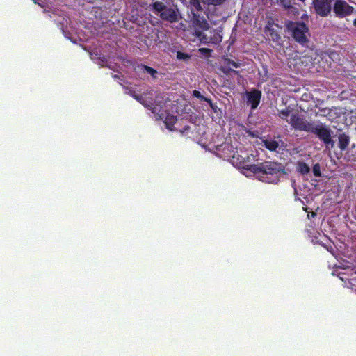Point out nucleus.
<instances>
[{"mask_svg": "<svg viewBox=\"0 0 356 356\" xmlns=\"http://www.w3.org/2000/svg\"><path fill=\"white\" fill-rule=\"evenodd\" d=\"M193 95H194L195 97H197V98H200V99H204V100H205V101L209 102V100H208L207 99H206V98H204V97L201 95L200 92L199 91H197V90H194V91H193Z\"/></svg>", "mask_w": 356, "mask_h": 356, "instance_id": "412c9836", "label": "nucleus"}, {"mask_svg": "<svg viewBox=\"0 0 356 356\" xmlns=\"http://www.w3.org/2000/svg\"><path fill=\"white\" fill-rule=\"evenodd\" d=\"M152 6H153L154 10L156 12L162 13L165 10L164 9L165 6L161 2H159V1L154 2Z\"/></svg>", "mask_w": 356, "mask_h": 356, "instance_id": "4468645a", "label": "nucleus"}, {"mask_svg": "<svg viewBox=\"0 0 356 356\" xmlns=\"http://www.w3.org/2000/svg\"><path fill=\"white\" fill-rule=\"evenodd\" d=\"M226 62L227 63V65H228V67L229 69H232V67L238 68L240 66V65L238 63H236L234 61H231L229 60H226Z\"/></svg>", "mask_w": 356, "mask_h": 356, "instance_id": "a211bd4d", "label": "nucleus"}, {"mask_svg": "<svg viewBox=\"0 0 356 356\" xmlns=\"http://www.w3.org/2000/svg\"><path fill=\"white\" fill-rule=\"evenodd\" d=\"M221 38H222V37L219 34H218V35L216 37H215V38H214V42H219L221 41Z\"/></svg>", "mask_w": 356, "mask_h": 356, "instance_id": "5701e85b", "label": "nucleus"}, {"mask_svg": "<svg viewBox=\"0 0 356 356\" xmlns=\"http://www.w3.org/2000/svg\"><path fill=\"white\" fill-rule=\"evenodd\" d=\"M354 24L356 26V19L354 20Z\"/></svg>", "mask_w": 356, "mask_h": 356, "instance_id": "c85d7f7f", "label": "nucleus"}, {"mask_svg": "<svg viewBox=\"0 0 356 356\" xmlns=\"http://www.w3.org/2000/svg\"><path fill=\"white\" fill-rule=\"evenodd\" d=\"M289 113H290V111L289 109L282 110L280 113V116L282 118H286V117H288L289 115Z\"/></svg>", "mask_w": 356, "mask_h": 356, "instance_id": "6ab92c4d", "label": "nucleus"}, {"mask_svg": "<svg viewBox=\"0 0 356 356\" xmlns=\"http://www.w3.org/2000/svg\"><path fill=\"white\" fill-rule=\"evenodd\" d=\"M289 123L297 130L309 133L312 131L314 125V123L308 122L305 118L298 115H293L291 117Z\"/></svg>", "mask_w": 356, "mask_h": 356, "instance_id": "39448f33", "label": "nucleus"}, {"mask_svg": "<svg viewBox=\"0 0 356 356\" xmlns=\"http://www.w3.org/2000/svg\"><path fill=\"white\" fill-rule=\"evenodd\" d=\"M143 69L146 72L149 73L154 77V75L157 73V72L155 70H154L149 67H147V66H144Z\"/></svg>", "mask_w": 356, "mask_h": 356, "instance_id": "f3484780", "label": "nucleus"}, {"mask_svg": "<svg viewBox=\"0 0 356 356\" xmlns=\"http://www.w3.org/2000/svg\"><path fill=\"white\" fill-rule=\"evenodd\" d=\"M311 133L315 134L326 145H330L331 147H333L334 141L332 139L331 130L326 125L321 123L314 124Z\"/></svg>", "mask_w": 356, "mask_h": 356, "instance_id": "7ed1b4c3", "label": "nucleus"}, {"mask_svg": "<svg viewBox=\"0 0 356 356\" xmlns=\"http://www.w3.org/2000/svg\"><path fill=\"white\" fill-rule=\"evenodd\" d=\"M177 120L175 118H174L173 116H168L166 117L165 120V124H166V127L167 128L170 130V131H172L173 130V126L175 124V123L176 122Z\"/></svg>", "mask_w": 356, "mask_h": 356, "instance_id": "f8f14e48", "label": "nucleus"}, {"mask_svg": "<svg viewBox=\"0 0 356 356\" xmlns=\"http://www.w3.org/2000/svg\"><path fill=\"white\" fill-rule=\"evenodd\" d=\"M313 173L316 177H320L321 176V168L319 164H315L313 167Z\"/></svg>", "mask_w": 356, "mask_h": 356, "instance_id": "2eb2a0df", "label": "nucleus"}, {"mask_svg": "<svg viewBox=\"0 0 356 356\" xmlns=\"http://www.w3.org/2000/svg\"><path fill=\"white\" fill-rule=\"evenodd\" d=\"M334 0H314L313 5L316 13L322 17L327 16L332 10Z\"/></svg>", "mask_w": 356, "mask_h": 356, "instance_id": "423d86ee", "label": "nucleus"}, {"mask_svg": "<svg viewBox=\"0 0 356 356\" xmlns=\"http://www.w3.org/2000/svg\"><path fill=\"white\" fill-rule=\"evenodd\" d=\"M160 17L164 19L169 21L170 22H174L177 21V12L173 9H165L160 14Z\"/></svg>", "mask_w": 356, "mask_h": 356, "instance_id": "1a4fd4ad", "label": "nucleus"}, {"mask_svg": "<svg viewBox=\"0 0 356 356\" xmlns=\"http://www.w3.org/2000/svg\"><path fill=\"white\" fill-rule=\"evenodd\" d=\"M268 31L270 32V35L272 37V40H277L280 38L277 33L274 34L273 31H271L270 30H269Z\"/></svg>", "mask_w": 356, "mask_h": 356, "instance_id": "4be33fe9", "label": "nucleus"}, {"mask_svg": "<svg viewBox=\"0 0 356 356\" xmlns=\"http://www.w3.org/2000/svg\"><path fill=\"white\" fill-rule=\"evenodd\" d=\"M264 143L265 147L270 151H275L279 146V144L277 141L270 140H264Z\"/></svg>", "mask_w": 356, "mask_h": 356, "instance_id": "9b49d317", "label": "nucleus"}, {"mask_svg": "<svg viewBox=\"0 0 356 356\" xmlns=\"http://www.w3.org/2000/svg\"><path fill=\"white\" fill-rule=\"evenodd\" d=\"M349 137L344 134L339 136V147L341 150H344L347 148L349 144Z\"/></svg>", "mask_w": 356, "mask_h": 356, "instance_id": "9d476101", "label": "nucleus"}, {"mask_svg": "<svg viewBox=\"0 0 356 356\" xmlns=\"http://www.w3.org/2000/svg\"><path fill=\"white\" fill-rule=\"evenodd\" d=\"M288 3H289V1H288V0H287V3H286V1H284V5H285V6H288Z\"/></svg>", "mask_w": 356, "mask_h": 356, "instance_id": "bb28decb", "label": "nucleus"}, {"mask_svg": "<svg viewBox=\"0 0 356 356\" xmlns=\"http://www.w3.org/2000/svg\"><path fill=\"white\" fill-rule=\"evenodd\" d=\"M225 0H202L204 3L211 5H219L221 4Z\"/></svg>", "mask_w": 356, "mask_h": 356, "instance_id": "dca6fc26", "label": "nucleus"}, {"mask_svg": "<svg viewBox=\"0 0 356 356\" xmlns=\"http://www.w3.org/2000/svg\"><path fill=\"white\" fill-rule=\"evenodd\" d=\"M191 27L195 31V36L200 38L202 36V31L209 29V26L204 19L195 17L193 20Z\"/></svg>", "mask_w": 356, "mask_h": 356, "instance_id": "0eeeda50", "label": "nucleus"}, {"mask_svg": "<svg viewBox=\"0 0 356 356\" xmlns=\"http://www.w3.org/2000/svg\"><path fill=\"white\" fill-rule=\"evenodd\" d=\"M209 50L208 49H205V48H201L200 49V51L201 52H207L209 51Z\"/></svg>", "mask_w": 356, "mask_h": 356, "instance_id": "b1692460", "label": "nucleus"}, {"mask_svg": "<svg viewBox=\"0 0 356 356\" xmlns=\"http://www.w3.org/2000/svg\"><path fill=\"white\" fill-rule=\"evenodd\" d=\"M354 8L345 0H334L333 3V12L336 17L343 18L353 13Z\"/></svg>", "mask_w": 356, "mask_h": 356, "instance_id": "20e7f679", "label": "nucleus"}, {"mask_svg": "<svg viewBox=\"0 0 356 356\" xmlns=\"http://www.w3.org/2000/svg\"><path fill=\"white\" fill-rule=\"evenodd\" d=\"M177 57L178 59L182 60L188 58V56L181 52H177Z\"/></svg>", "mask_w": 356, "mask_h": 356, "instance_id": "aec40b11", "label": "nucleus"}, {"mask_svg": "<svg viewBox=\"0 0 356 356\" xmlns=\"http://www.w3.org/2000/svg\"><path fill=\"white\" fill-rule=\"evenodd\" d=\"M288 3H289V1H288V0H287V3H286V1H284V5H285V6H288Z\"/></svg>", "mask_w": 356, "mask_h": 356, "instance_id": "cd10ccee", "label": "nucleus"}, {"mask_svg": "<svg viewBox=\"0 0 356 356\" xmlns=\"http://www.w3.org/2000/svg\"><path fill=\"white\" fill-rule=\"evenodd\" d=\"M136 99H137L139 102H140L142 103V104H144V105H145V106H146V104H145L144 102H141V99H140V98H136Z\"/></svg>", "mask_w": 356, "mask_h": 356, "instance_id": "393cba45", "label": "nucleus"}, {"mask_svg": "<svg viewBox=\"0 0 356 356\" xmlns=\"http://www.w3.org/2000/svg\"><path fill=\"white\" fill-rule=\"evenodd\" d=\"M286 27L297 42L300 43H305L307 42L308 28L304 23L287 22Z\"/></svg>", "mask_w": 356, "mask_h": 356, "instance_id": "f03ea898", "label": "nucleus"}, {"mask_svg": "<svg viewBox=\"0 0 356 356\" xmlns=\"http://www.w3.org/2000/svg\"><path fill=\"white\" fill-rule=\"evenodd\" d=\"M252 171L261 181L268 183L277 182L285 174L280 164L272 162H266L259 167L253 166Z\"/></svg>", "mask_w": 356, "mask_h": 356, "instance_id": "f257e3e1", "label": "nucleus"}, {"mask_svg": "<svg viewBox=\"0 0 356 356\" xmlns=\"http://www.w3.org/2000/svg\"><path fill=\"white\" fill-rule=\"evenodd\" d=\"M316 216V213H314V212L311 214V216H312V217H314V216Z\"/></svg>", "mask_w": 356, "mask_h": 356, "instance_id": "a878e982", "label": "nucleus"}, {"mask_svg": "<svg viewBox=\"0 0 356 356\" xmlns=\"http://www.w3.org/2000/svg\"><path fill=\"white\" fill-rule=\"evenodd\" d=\"M298 171L302 173V175H306L309 172V167L304 163H300L298 166Z\"/></svg>", "mask_w": 356, "mask_h": 356, "instance_id": "ddd939ff", "label": "nucleus"}, {"mask_svg": "<svg viewBox=\"0 0 356 356\" xmlns=\"http://www.w3.org/2000/svg\"><path fill=\"white\" fill-rule=\"evenodd\" d=\"M248 103L251 104L252 108L254 109L257 107L260 102L261 94L257 90H254L246 93Z\"/></svg>", "mask_w": 356, "mask_h": 356, "instance_id": "6e6552de", "label": "nucleus"}]
</instances>
